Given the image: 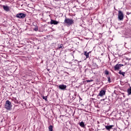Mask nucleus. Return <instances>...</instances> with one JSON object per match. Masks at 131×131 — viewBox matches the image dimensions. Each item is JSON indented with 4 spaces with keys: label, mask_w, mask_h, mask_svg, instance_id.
<instances>
[{
    "label": "nucleus",
    "mask_w": 131,
    "mask_h": 131,
    "mask_svg": "<svg viewBox=\"0 0 131 131\" xmlns=\"http://www.w3.org/2000/svg\"><path fill=\"white\" fill-rule=\"evenodd\" d=\"M63 23L67 24L68 26H71L72 24H74V20L66 17Z\"/></svg>",
    "instance_id": "1"
},
{
    "label": "nucleus",
    "mask_w": 131,
    "mask_h": 131,
    "mask_svg": "<svg viewBox=\"0 0 131 131\" xmlns=\"http://www.w3.org/2000/svg\"><path fill=\"white\" fill-rule=\"evenodd\" d=\"M12 107H13V105H12L11 101L7 100L5 104V109H6V110H11V109H12Z\"/></svg>",
    "instance_id": "2"
},
{
    "label": "nucleus",
    "mask_w": 131,
    "mask_h": 131,
    "mask_svg": "<svg viewBox=\"0 0 131 131\" xmlns=\"http://www.w3.org/2000/svg\"><path fill=\"white\" fill-rule=\"evenodd\" d=\"M123 12L122 11L119 10L118 11V19L119 21H123Z\"/></svg>",
    "instance_id": "3"
},
{
    "label": "nucleus",
    "mask_w": 131,
    "mask_h": 131,
    "mask_svg": "<svg viewBox=\"0 0 131 131\" xmlns=\"http://www.w3.org/2000/svg\"><path fill=\"white\" fill-rule=\"evenodd\" d=\"M15 17L18 19H24V18L26 17V14L23 13H19L16 15Z\"/></svg>",
    "instance_id": "4"
},
{
    "label": "nucleus",
    "mask_w": 131,
    "mask_h": 131,
    "mask_svg": "<svg viewBox=\"0 0 131 131\" xmlns=\"http://www.w3.org/2000/svg\"><path fill=\"white\" fill-rule=\"evenodd\" d=\"M106 94V90H102L99 92V93L97 95V97H103V96H105Z\"/></svg>",
    "instance_id": "5"
},
{
    "label": "nucleus",
    "mask_w": 131,
    "mask_h": 131,
    "mask_svg": "<svg viewBox=\"0 0 131 131\" xmlns=\"http://www.w3.org/2000/svg\"><path fill=\"white\" fill-rule=\"evenodd\" d=\"M60 23V21H58L56 20L51 19V21L50 22V24L51 25H58Z\"/></svg>",
    "instance_id": "6"
},
{
    "label": "nucleus",
    "mask_w": 131,
    "mask_h": 131,
    "mask_svg": "<svg viewBox=\"0 0 131 131\" xmlns=\"http://www.w3.org/2000/svg\"><path fill=\"white\" fill-rule=\"evenodd\" d=\"M66 88H67V86L64 84H60L58 86L59 90H61V91H65L66 90Z\"/></svg>",
    "instance_id": "7"
},
{
    "label": "nucleus",
    "mask_w": 131,
    "mask_h": 131,
    "mask_svg": "<svg viewBox=\"0 0 131 131\" xmlns=\"http://www.w3.org/2000/svg\"><path fill=\"white\" fill-rule=\"evenodd\" d=\"M113 126H114V125H107L105 126V127L106 130L110 131L111 130V129H112V128L113 127Z\"/></svg>",
    "instance_id": "8"
},
{
    "label": "nucleus",
    "mask_w": 131,
    "mask_h": 131,
    "mask_svg": "<svg viewBox=\"0 0 131 131\" xmlns=\"http://www.w3.org/2000/svg\"><path fill=\"white\" fill-rule=\"evenodd\" d=\"M3 8L4 11H5L6 12H9L10 7L9 6L3 5Z\"/></svg>",
    "instance_id": "9"
},
{
    "label": "nucleus",
    "mask_w": 131,
    "mask_h": 131,
    "mask_svg": "<svg viewBox=\"0 0 131 131\" xmlns=\"http://www.w3.org/2000/svg\"><path fill=\"white\" fill-rule=\"evenodd\" d=\"M119 69H120L119 64H117L116 66H114L115 71H116L117 70H119Z\"/></svg>",
    "instance_id": "10"
},
{
    "label": "nucleus",
    "mask_w": 131,
    "mask_h": 131,
    "mask_svg": "<svg viewBox=\"0 0 131 131\" xmlns=\"http://www.w3.org/2000/svg\"><path fill=\"white\" fill-rule=\"evenodd\" d=\"M84 55L86 56V58H90V52L86 51L84 52Z\"/></svg>",
    "instance_id": "11"
},
{
    "label": "nucleus",
    "mask_w": 131,
    "mask_h": 131,
    "mask_svg": "<svg viewBox=\"0 0 131 131\" xmlns=\"http://www.w3.org/2000/svg\"><path fill=\"white\" fill-rule=\"evenodd\" d=\"M127 96H130V95H131V86H130L127 90Z\"/></svg>",
    "instance_id": "12"
},
{
    "label": "nucleus",
    "mask_w": 131,
    "mask_h": 131,
    "mask_svg": "<svg viewBox=\"0 0 131 131\" xmlns=\"http://www.w3.org/2000/svg\"><path fill=\"white\" fill-rule=\"evenodd\" d=\"M79 125L81 126V127H85V124H84V122L83 121L79 123Z\"/></svg>",
    "instance_id": "13"
},
{
    "label": "nucleus",
    "mask_w": 131,
    "mask_h": 131,
    "mask_svg": "<svg viewBox=\"0 0 131 131\" xmlns=\"http://www.w3.org/2000/svg\"><path fill=\"white\" fill-rule=\"evenodd\" d=\"M119 74H120L121 75H122L123 77L125 76V72L121 71V70H120L119 72Z\"/></svg>",
    "instance_id": "14"
},
{
    "label": "nucleus",
    "mask_w": 131,
    "mask_h": 131,
    "mask_svg": "<svg viewBox=\"0 0 131 131\" xmlns=\"http://www.w3.org/2000/svg\"><path fill=\"white\" fill-rule=\"evenodd\" d=\"M49 131H53V125H51L48 127Z\"/></svg>",
    "instance_id": "15"
},
{
    "label": "nucleus",
    "mask_w": 131,
    "mask_h": 131,
    "mask_svg": "<svg viewBox=\"0 0 131 131\" xmlns=\"http://www.w3.org/2000/svg\"><path fill=\"white\" fill-rule=\"evenodd\" d=\"M42 99L45 101H48V96H42Z\"/></svg>",
    "instance_id": "16"
},
{
    "label": "nucleus",
    "mask_w": 131,
    "mask_h": 131,
    "mask_svg": "<svg viewBox=\"0 0 131 131\" xmlns=\"http://www.w3.org/2000/svg\"><path fill=\"white\" fill-rule=\"evenodd\" d=\"M59 49H64V46H63V44H61L59 47H58Z\"/></svg>",
    "instance_id": "17"
},
{
    "label": "nucleus",
    "mask_w": 131,
    "mask_h": 131,
    "mask_svg": "<svg viewBox=\"0 0 131 131\" xmlns=\"http://www.w3.org/2000/svg\"><path fill=\"white\" fill-rule=\"evenodd\" d=\"M107 81H108V82H111V78H110V77H107Z\"/></svg>",
    "instance_id": "18"
},
{
    "label": "nucleus",
    "mask_w": 131,
    "mask_h": 131,
    "mask_svg": "<svg viewBox=\"0 0 131 131\" xmlns=\"http://www.w3.org/2000/svg\"><path fill=\"white\" fill-rule=\"evenodd\" d=\"M105 74H106V75H108V74H109V72L107 70L105 71Z\"/></svg>",
    "instance_id": "19"
},
{
    "label": "nucleus",
    "mask_w": 131,
    "mask_h": 131,
    "mask_svg": "<svg viewBox=\"0 0 131 131\" xmlns=\"http://www.w3.org/2000/svg\"><path fill=\"white\" fill-rule=\"evenodd\" d=\"M119 66H120V67H122V66H124V65L122 64H119Z\"/></svg>",
    "instance_id": "20"
},
{
    "label": "nucleus",
    "mask_w": 131,
    "mask_h": 131,
    "mask_svg": "<svg viewBox=\"0 0 131 131\" xmlns=\"http://www.w3.org/2000/svg\"><path fill=\"white\" fill-rule=\"evenodd\" d=\"M126 59L128 61H129V60H130V58H129L128 57H126Z\"/></svg>",
    "instance_id": "21"
},
{
    "label": "nucleus",
    "mask_w": 131,
    "mask_h": 131,
    "mask_svg": "<svg viewBox=\"0 0 131 131\" xmlns=\"http://www.w3.org/2000/svg\"><path fill=\"white\" fill-rule=\"evenodd\" d=\"M86 81H87L88 82H91V80H87Z\"/></svg>",
    "instance_id": "22"
},
{
    "label": "nucleus",
    "mask_w": 131,
    "mask_h": 131,
    "mask_svg": "<svg viewBox=\"0 0 131 131\" xmlns=\"http://www.w3.org/2000/svg\"><path fill=\"white\" fill-rule=\"evenodd\" d=\"M73 100H74L75 99V97H73L72 98Z\"/></svg>",
    "instance_id": "23"
},
{
    "label": "nucleus",
    "mask_w": 131,
    "mask_h": 131,
    "mask_svg": "<svg viewBox=\"0 0 131 131\" xmlns=\"http://www.w3.org/2000/svg\"><path fill=\"white\" fill-rule=\"evenodd\" d=\"M80 100H82V99H81L80 97Z\"/></svg>",
    "instance_id": "24"
},
{
    "label": "nucleus",
    "mask_w": 131,
    "mask_h": 131,
    "mask_svg": "<svg viewBox=\"0 0 131 131\" xmlns=\"http://www.w3.org/2000/svg\"><path fill=\"white\" fill-rule=\"evenodd\" d=\"M36 30H36H37V29H36V30Z\"/></svg>",
    "instance_id": "25"
}]
</instances>
